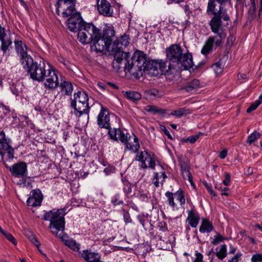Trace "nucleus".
Listing matches in <instances>:
<instances>
[{"label":"nucleus","mask_w":262,"mask_h":262,"mask_svg":"<svg viewBox=\"0 0 262 262\" xmlns=\"http://www.w3.org/2000/svg\"><path fill=\"white\" fill-rule=\"evenodd\" d=\"M260 104V100H256L248 108L247 110V112L248 113H250L251 112L254 111Z\"/></svg>","instance_id":"nucleus-44"},{"label":"nucleus","mask_w":262,"mask_h":262,"mask_svg":"<svg viewBox=\"0 0 262 262\" xmlns=\"http://www.w3.org/2000/svg\"><path fill=\"white\" fill-rule=\"evenodd\" d=\"M195 255L196 256L193 262H203V255L199 252L198 251L195 252Z\"/></svg>","instance_id":"nucleus-52"},{"label":"nucleus","mask_w":262,"mask_h":262,"mask_svg":"<svg viewBox=\"0 0 262 262\" xmlns=\"http://www.w3.org/2000/svg\"><path fill=\"white\" fill-rule=\"evenodd\" d=\"M111 202L114 205H119L123 204V201L120 199V194L119 193L116 194L112 197Z\"/></svg>","instance_id":"nucleus-42"},{"label":"nucleus","mask_w":262,"mask_h":262,"mask_svg":"<svg viewBox=\"0 0 262 262\" xmlns=\"http://www.w3.org/2000/svg\"><path fill=\"white\" fill-rule=\"evenodd\" d=\"M165 194L167 198L169 205L173 210H177L178 209V205L174 201V199L179 203L181 207H183L184 206L185 204V194L184 192L182 189H179L174 193L167 191Z\"/></svg>","instance_id":"nucleus-9"},{"label":"nucleus","mask_w":262,"mask_h":262,"mask_svg":"<svg viewBox=\"0 0 262 262\" xmlns=\"http://www.w3.org/2000/svg\"><path fill=\"white\" fill-rule=\"evenodd\" d=\"M200 86V81L197 79H194L190 82H188L185 86V90L190 93L195 91Z\"/></svg>","instance_id":"nucleus-32"},{"label":"nucleus","mask_w":262,"mask_h":262,"mask_svg":"<svg viewBox=\"0 0 262 262\" xmlns=\"http://www.w3.org/2000/svg\"><path fill=\"white\" fill-rule=\"evenodd\" d=\"M148 63L146 55L143 52L136 51L131 58V62H128V65L125 67V71L130 74L137 76L142 74V71L148 70Z\"/></svg>","instance_id":"nucleus-4"},{"label":"nucleus","mask_w":262,"mask_h":262,"mask_svg":"<svg viewBox=\"0 0 262 262\" xmlns=\"http://www.w3.org/2000/svg\"><path fill=\"white\" fill-rule=\"evenodd\" d=\"M20 59V62L25 69L29 70V69L34 64L35 62L33 61V58L31 56L28 54L22 55L19 57Z\"/></svg>","instance_id":"nucleus-29"},{"label":"nucleus","mask_w":262,"mask_h":262,"mask_svg":"<svg viewBox=\"0 0 262 262\" xmlns=\"http://www.w3.org/2000/svg\"><path fill=\"white\" fill-rule=\"evenodd\" d=\"M167 59L177 64L180 68L187 70L192 67V56L188 52H185L179 44H172L165 50Z\"/></svg>","instance_id":"nucleus-3"},{"label":"nucleus","mask_w":262,"mask_h":262,"mask_svg":"<svg viewBox=\"0 0 262 262\" xmlns=\"http://www.w3.org/2000/svg\"><path fill=\"white\" fill-rule=\"evenodd\" d=\"M223 183L225 186H228L230 183V174L228 172L225 173V179L223 181Z\"/></svg>","instance_id":"nucleus-51"},{"label":"nucleus","mask_w":262,"mask_h":262,"mask_svg":"<svg viewBox=\"0 0 262 262\" xmlns=\"http://www.w3.org/2000/svg\"><path fill=\"white\" fill-rule=\"evenodd\" d=\"M58 60L59 62L62 63L63 65L67 68H71L70 63L68 60H67L64 57L62 56L59 57L58 58Z\"/></svg>","instance_id":"nucleus-47"},{"label":"nucleus","mask_w":262,"mask_h":262,"mask_svg":"<svg viewBox=\"0 0 262 262\" xmlns=\"http://www.w3.org/2000/svg\"><path fill=\"white\" fill-rule=\"evenodd\" d=\"M129 43V37L128 35L124 34L117 38L113 43V47L115 48L123 50L126 47Z\"/></svg>","instance_id":"nucleus-23"},{"label":"nucleus","mask_w":262,"mask_h":262,"mask_svg":"<svg viewBox=\"0 0 262 262\" xmlns=\"http://www.w3.org/2000/svg\"><path fill=\"white\" fill-rule=\"evenodd\" d=\"M124 140L121 143L125 145L124 149L125 150H128L132 153H136L138 151L140 144L138 138L135 135L130 136L129 134L126 133Z\"/></svg>","instance_id":"nucleus-12"},{"label":"nucleus","mask_w":262,"mask_h":262,"mask_svg":"<svg viewBox=\"0 0 262 262\" xmlns=\"http://www.w3.org/2000/svg\"><path fill=\"white\" fill-rule=\"evenodd\" d=\"M260 136L261 134L259 132L254 131L248 137L247 142L250 145L259 139Z\"/></svg>","instance_id":"nucleus-38"},{"label":"nucleus","mask_w":262,"mask_h":262,"mask_svg":"<svg viewBox=\"0 0 262 262\" xmlns=\"http://www.w3.org/2000/svg\"><path fill=\"white\" fill-rule=\"evenodd\" d=\"M227 252L226 245H221L219 249H216V256L219 259L223 260L227 256Z\"/></svg>","instance_id":"nucleus-33"},{"label":"nucleus","mask_w":262,"mask_h":262,"mask_svg":"<svg viewBox=\"0 0 262 262\" xmlns=\"http://www.w3.org/2000/svg\"><path fill=\"white\" fill-rule=\"evenodd\" d=\"M199 138V136H192L188 138L187 141H188L190 143H194Z\"/></svg>","instance_id":"nucleus-58"},{"label":"nucleus","mask_w":262,"mask_h":262,"mask_svg":"<svg viewBox=\"0 0 262 262\" xmlns=\"http://www.w3.org/2000/svg\"><path fill=\"white\" fill-rule=\"evenodd\" d=\"M213 226L211 222L206 218L202 219L199 231L201 233H210L213 230Z\"/></svg>","instance_id":"nucleus-28"},{"label":"nucleus","mask_w":262,"mask_h":262,"mask_svg":"<svg viewBox=\"0 0 262 262\" xmlns=\"http://www.w3.org/2000/svg\"><path fill=\"white\" fill-rule=\"evenodd\" d=\"M12 92L16 96L20 95L22 94L21 85L20 84L12 85L11 86Z\"/></svg>","instance_id":"nucleus-39"},{"label":"nucleus","mask_w":262,"mask_h":262,"mask_svg":"<svg viewBox=\"0 0 262 262\" xmlns=\"http://www.w3.org/2000/svg\"><path fill=\"white\" fill-rule=\"evenodd\" d=\"M230 250L229 251V254H234L236 252V248L233 247L232 245H230Z\"/></svg>","instance_id":"nucleus-62"},{"label":"nucleus","mask_w":262,"mask_h":262,"mask_svg":"<svg viewBox=\"0 0 262 262\" xmlns=\"http://www.w3.org/2000/svg\"><path fill=\"white\" fill-rule=\"evenodd\" d=\"M126 97L133 101H137L141 99V95L140 93L135 91H127L125 93Z\"/></svg>","instance_id":"nucleus-35"},{"label":"nucleus","mask_w":262,"mask_h":262,"mask_svg":"<svg viewBox=\"0 0 262 262\" xmlns=\"http://www.w3.org/2000/svg\"><path fill=\"white\" fill-rule=\"evenodd\" d=\"M98 12L106 17H111L113 15V9L110 3L106 0H98L97 3Z\"/></svg>","instance_id":"nucleus-15"},{"label":"nucleus","mask_w":262,"mask_h":262,"mask_svg":"<svg viewBox=\"0 0 262 262\" xmlns=\"http://www.w3.org/2000/svg\"><path fill=\"white\" fill-rule=\"evenodd\" d=\"M227 238L222 236L220 234L217 233L213 238V239L211 241V244L213 245H216L219 243L223 242Z\"/></svg>","instance_id":"nucleus-41"},{"label":"nucleus","mask_w":262,"mask_h":262,"mask_svg":"<svg viewBox=\"0 0 262 262\" xmlns=\"http://www.w3.org/2000/svg\"><path fill=\"white\" fill-rule=\"evenodd\" d=\"M148 68L159 74V72H163L166 68V63L162 60H152L149 63Z\"/></svg>","instance_id":"nucleus-26"},{"label":"nucleus","mask_w":262,"mask_h":262,"mask_svg":"<svg viewBox=\"0 0 262 262\" xmlns=\"http://www.w3.org/2000/svg\"><path fill=\"white\" fill-rule=\"evenodd\" d=\"M31 180L29 178H25V179H22V180H20L19 182H18L17 183V184L23 186L27 188H31Z\"/></svg>","instance_id":"nucleus-40"},{"label":"nucleus","mask_w":262,"mask_h":262,"mask_svg":"<svg viewBox=\"0 0 262 262\" xmlns=\"http://www.w3.org/2000/svg\"><path fill=\"white\" fill-rule=\"evenodd\" d=\"M184 11H185V13L187 15H189L191 13V10H190L189 6L188 5H185V6H184Z\"/></svg>","instance_id":"nucleus-61"},{"label":"nucleus","mask_w":262,"mask_h":262,"mask_svg":"<svg viewBox=\"0 0 262 262\" xmlns=\"http://www.w3.org/2000/svg\"><path fill=\"white\" fill-rule=\"evenodd\" d=\"M146 111L149 112L158 113L160 112V110L158 108L154 105H147L145 107Z\"/></svg>","instance_id":"nucleus-49"},{"label":"nucleus","mask_w":262,"mask_h":262,"mask_svg":"<svg viewBox=\"0 0 262 262\" xmlns=\"http://www.w3.org/2000/svg\"><path fill=\"white\" fill-rule=\"evenodd\" d=\"M224 67V64L221 61H219L212 66V68L213 69L216 75L222 73Z\"/></svg>","instance_id":"nucleus-36"},{"label":"nucleus","mask_w":262,"mask_h":262,"mask_svg":"<svg viewBox=\"0 0 262 262\" xmlns=\"http://www.w3.org/2000/svg\"><path fill=\"white\" fill-rule=\"evenodd\" d=\"M126 133L121 130L119 128L109 129L108 135L110 138L115 141H124V137Z\"/></svg>","instance_id":"nucleus-24"},{"label":"nucleus","mask_w":262,"mask_h":262,"mask_svg":"<svg viewBox=\"0 0 262 262\" xmlns=\"http://www.w3.org/2000/svg\"><path fill=\"white\" fill-rule=\"evenodd\" d=\"M56 13L58 15H59V8L61 7L63 8V11L62 13V16L67 17L73 12V0H58L56 4Z\"/></svg>","instance_id":"nucleus-13"},{"label":"nucleus","mask_w":262,"mask_h":262,"mask_svg":"<svg viewBox=\"0 0 262 262\" xmlns=\"http://www.w3.org/2000/svg\"><path fill=\"white\" fill-rule=\"evenodd\" d=\"M123 219L125 223H130L132 221L129 213L127 211H124Z\"/></svg>","instance_id":"nucleus-54"},{"label":"nucleus","mask_w":262,"mask_h":262,"mask_svg":"<svg viewBox=\"0 0 262 262\" xmlns=\"http://www.w3.org/2000/svg\"><path fill=\"white\" fill-rule=\"evenodd\" d=\"M163 131L164 132V134L166 136H167L168 138L171 139H172V137H171V135L170 134L169 131L167 129H166L165 127H164Z\"/></svg>","instance_id":"nucleus-63"},{"label":"nucleus","mask_w":262,"mask_h":262,"mask_svg":"<svg viewBox=\"0 0 262 262\" xmlns=\"http://www.w3.org/2000/svg\"><path fill=\"white\" fill-rule=\"evenodd\" d=\"M80 256L87 262H103L101 260V255L91 250H84L80 252Z\"/></svg>","instance_id":"nucleus-19"},{"label":"nucleus","mask_w":262,"mask_h":262,"mask_svg":"<svg viewBox=\"0 0 262 262\" xmlns=\"http://www.w3.org/2000/svg\"><path fill=\"white\" fill-rule=\"evenodd\" d=\"M216 0L210 1L208 5V10L211 11L215 16L209 22V26L211 31L215 34L213 36H210L205 41L203 46L201 53L203 55H207L213 50L214 46L215 47L221 46L225 39L226 34V28L228 24L224 25L222 22V19L225 21L229 20V17L224 10H222L220 4L216 7Z\"/></svg>","instance_id":"nucleus-1"},{"label":"nucleus","mask_w":262,"mask_h":262,"mask_svg":"<svg viewBox=\"0 0 262 262\" xmlns=\"http://www.w3.org/2000/svg\"><path fill=\"white\" fill-rule=\"evenodd\" d=\"M6 33L5 28L0 25V40L6 38Z\"/></svg>","instance_id":"nucleus-56"},{"label":"nucleus","mask_w":262,"mask_h":262,"mask_svg":"<svg viewBox=\"0 0 262 262\" xmlns=\"http://www.w3.org/2000/svg\"><path fill=\"white\" fill-rule=\"evenodd\" d=\"M135 159L141 162V167L143 169L149 168L155 169V168L156 161L146 151L138 152Z\"/></svg>","instance_id":"nucleus-10"},{"label":"nucleus","mask_w":262,"mask_h":262,"mask_svg":"<svg viewBox=\"0 0 262 262\" xmlns=\"http://www.w3.org/2000/svg\"><path fill=\"white\" fill-rule=\"evenodd\" d=\"M147 94L150 96L154 97H160L161 95L159 94V92L156 89L150 90L147 92Z\"/></svg>","instance_id":"nucleus-53"},{"label":"nucleus","mask_w":262,"mask_h":262,"mask_svg":"<svg viewBox=\"0 0 262 262\" xmlns=\"http://www.w3.org/2000/svg\"><path fill=\"white\" fill-rule=\"evenodd\" d=\"M88 96L85 92L78 91L74 95V99L71 100V106L74 109L75 114L78 117L83 114H88L89 106Z\"/></svg>","instance_id":"nucleus-5"},{"label":"nucleus","mask_w":262,"mask_h":262,"mask_svg":"<svg viewBox=\"0 0 262 262\" xmlns=\"http://www.w3.org/2000/svg\"><path fill=\"white\" fill-rule=\"evenodd\" d=\"M29 238L30 241L33 244H34L37 247H39V246L40 245L39 242L34 235H31Z\"/></svg>","instance_id":"nucleus-55"},{"label":"nucleus","mask_w":262,"mask_h":262,"mask_svg":"<svg viewBox=\"0 0 262 262\" xmlns=\"http://www.w3.org/2000/svg\"><path fill=\"white\" fill-rule=\"evenodd\" d=\"M242 256V254L241 252H237L236 254L229 259L228 262H238L241 259Z\"/></svg>","instance_id":"nucleus-46"},{"label":"nucleus","mask_w":262,"mask_h":262,"mask_svg":"<svg viewBox=\"0 0 262 262\" xmlns=\"http://www.w3.org/2000/svg\"><path fill=\"white\" fill-rule=\"evenodd\" d=\"M215 188L216 189H217L222 191H226L229 190V189L227 187H224L222 188V187H217V185L215 186Z\"/></svg>","instance_id":"nucleus-64"},{"label":"nucleus","mask_w":262,"mask_h":262,"mask_svg":"<svg viewBox=\"0 0 262 262\" xmlns=\"http://www.w3.org/2000/svg\"><path fill=\"white\" fill-rule=\"evenodd\" d=\"M47 69L45 61H40L39 63L35 62L34 64L27 70V72L30 78L33 80L42 82L47 74Z\"/></svg>","instance_id":"nucleus-7"},{"label":"nucleus","mask_w":262,"mask_h":262,"mask_svg":"<svg viewBox=\"0 0 262 262\" xmlns=\"http://www.w3.org/2000/svg\"><path fill=\"white\" fill-rule=\"evenodd\" d=\"M252 262H262V254H256L253 255L251 258Z\"/></svg>","instance_id":"nucleus-48"},{"label":"nucleus","mask_w":262,"mask_h":262,"mask_svg":"<svg viewBox=\"0 0 262 262\" xmlns=\"http://www.w3.org/2000/svg\"><path fill=\"white\" fill-rule=\"evenodd\" d=\"M10 146L9 141L6 138V136L3 132L0 133V149H6Z\"/></svg>","instance_id":"nucleus-34"},{"label":"nucleus","mask_w":262,"mask_h":262,"mask_svg":"<svg viewBox=\"0 0 262 262\" xmlns=\"http://www.w3.org/2000/svg\"><path fill=\"white\" fill-rule=\"evenodd\" d=\"M12 174L15 177H23L27 172V166L25 162H19L9 167Z\"/></svg>","instance_id":"nucleus-18"},{"label":"nucleus","mask_w":262,"mask_h":262,"mask_svg":"<svg viewBox=\"0 0 262 262\" xmlns=\"http://www.w3.org/2000/svg\"><path fill=\"white\" fill-rule=\"evenodd\" d=\"M79 28L77 38L83 44L90 43L99 36L100 30L92 24L84 23Z\"/></svg>","instance_id":"nucleus-6"},{"label":"nucleus","mask_w":262,"mask_h":262,"mask_svg":"<svg viewBox=\"0 0 262 262\" xmlns=\"http://www.w3.org/2000/svg\"><path fill=\"white\" fill-rule=\"evenodd\" d=\"M47 74L45 76L44 85L49 90H53L59 85L58 72L50 64L48 63Z\"/></svg>","instance_id":"nucleus-8"},{"label":"nucleus","mask_w":262,"mask_h":262,"mask_svg":"<svg viewBox=\"0 0 262 262\" xmlns=\"http://www.w3.org/2000/svg\"><path fill=\"white\" fill-rule=\"evenodd\" d=\"M159 179V174L158 172H155L154 175V185L158 187L159 186V182L158 181Z\"/></svg>","instance_id":"nucleus-57"},{"label":"nucleus","mask_w":262,"mask_h":262,"mask_svg":"<svg viewBox=\"0 0 262 262\" xmlns=\"http://www.w3.org/2000/svg\"><path fill=\"white\" fill-rule=\"evenodd\" d=\"M227 155V151L226 150H223L222 151H221L219 154V157L223 159L226 158Z\"/></svg>","instance_id":"nucleus-60"},{"label":"nucleus","mask_w":262,"mask_h":262,"mask_svg":"<svg viewBox=\"0 0 262 262\" xmlns=\"http://www.w3.org/2000/svg\"><path fill=\"white\" fill-rule=\"evenodd\" d=\"M97 123L101 128L109 129L110 127L108 113L103 106H101V111L98 116Z\"/></svg>","instance_id":"nucleus-17"},{"label":"nucleus","mask_w":262,"mask_h":262,"mask_svg":"<svg viewBox=\"0 0 262 262\" xmlns=\"http://www.w3.org/2000/svg\"><path fill=\"white\" fill-rule=\"evenodd\" d=\"M1 41L2 42L1 50L4 53H5L9 47L12 45V41L7 38L1 40Z\"/></svg>","instance_id":"nucleus-37"},{"label":"nucleus","mask_w":262,"mask_h":262,"mask_svg":"<svg viewBox=\"0 0 262 262\" xmlns=\"http://www.w3.org/2000/svg\"><path fill=\"white\" fill-rule=\"evenodd\" d=\"M42 199L41 191L38 189H34L31 191L30 196L27 200V205L32 207L40 206Z\"/></svg>","instance_id":"nucleus-16"},{"label":"nucleus","mask_w":262,"mask_h":262,"mask_svg":"<svg viewBox=\"0 0 262 262\" xmlns=\"http://www.w3.org/2000/svg\"><path fill=\"white\" fill-rule=\"evenodd\" d=\"M234 40V36L233 35H230L227 38V43L229 45H232Z\"/></svg>","instance_id":"nucleus-59"},{"label":"nucleus","mask_w":262,"mask_h":262,"mask_svg":"<svg viewBox=\"0 0 262 262\" xmlns=\"http://www.w3.org/2000/svg\"><path fill=\"white\" fill-rule=\"evenodd\" d=\"M14 43L16 51L19 57L28 54V48L25 43H23L20 40L15 41Z\"/></svg>","instance_id":"nucleus-30"},{"label":"nucleus","mask_w":262,"mask_h":262,"mask_svg":"<svg viewBox=\"0 0 262 262\" xmlns=\"http://www.w3.org/2000/svg\"><path fill=\"white\" fill-rule=\"evenodd\" d=\"M66 213L64 208L59 210L53 209L46 212L43 216V219L50 222L49 228L53 234L59 238H62V241L67 247L74 251L78 252L80 249V244L72 238H63L65 224L64 216Z\"/></svg>","instance_id":"nucleus-2"},{"label":"nucleus","mask_w":262,"mask_h":262,"mask_svg":"<svg viewBox=\"0 0 262 262\" xmlns=\"http://www.w3.org/2000/svg\"><path fill=\"white\" fill-rule=\"evenodd\" d=\"M186 113V111L184 108H181L178 110L173 111L171 113V115L175 116L178 117H181L183 116Z\"/></svg>","instance_id":"nucleus-43"},{"label":"nucleus","mask_w":262,"mask_h":262,"mask_svg":"<svg viewBox=\"0 0 262 262\" xmlns=\"http://www.w3.org/2000/svg\"><path fill=\"white\" fill-rule=\"evenodd\" d=\"M92 41H93L92 48L97 52H102L104 51H107L110 52V51L114 50L113 44L111 45L107 40H105V39L101 36L100 31L99 32V36L96 39L92 40Z\"/></svg>","instance_id":"nucleus-11"},{"label":"nucleus","mask_w":262,"mask_h":262,"mask_svg":"<svg viewBox=\"0 0 262 262\" xmlns=\"http://www.w3.org/2000/svg\"><path fill=\"white\" fill-rule=\"evenodd\" d=\"M4 151L1 152V158L3 164L5 165L7 168H8V165L6 162L10 160H12L14 158V149L9 146V147L2 149Z\"/></svg>","instance_id":"nucleus-27"},{"label":"nucleus","mask_w":262,"mask_h":262,"mask_svg":"<svg viewBox=\"0 0 262 262\" xmlns=\"http://www.w3.org/2000/svg\"><path fill=\"white\" fill-rule=\"evenodd\" d=\"M60 86L61 91L64 93L65 95L68 96L71 95L73 92V87L70 82L63 81L61 82Z\"/></svg>","instance_id":"nucleus-31"},{"label":"nucleus","mask_w":262,"mask_h":262,"mask_svg":"<svg viewBox=\"0 0 262 262\" xmlns=\"http://www.w3.org/2000/svg\"><path fill=\"white\" fill-rule=\"evenodd\" d=\"M180 166L181 168V174L184 179H187L192 184V178L189 170V163L187 159L180 161Z\"/></svg>","instance_id":"nucleus-21"},{"label":"nucleus","mask_w":262,"mask_h":262,"mask_svg":"<svg viewBox=\"0 0 262 262\" xmlns=\"http://www.w3.org/2000/svg\"><path fill=\"white\" fill-rule=\"evenodd\" d=\"M115 35V31L114 28L112 25H106L103 29V34L101 36L102 38L107 40L108 42L112 45L113 42V38Z\"/></svg>","instance_id":"nucleus-22"},{"label":"nucleus","mask_w":262,"mask_h":262,"mask_svg":"<svg viewBox=\"0 0 262 262\" xmlns=\"http://www.w3.org/2000/svg\"><path fill=\"white\" fill-rule=\"evenodd\" d=\"M113 51H110V53L114 56V60L116 61L117 63L119 64L118 66L119 67H121V64H123V68L125 69V67L126 65H128V61L125 58L126 56V53L124 52L122 50L115 49V47Z\"/></svg>","instance_id":"nucleus-20"},{"label":"nucleus","mask_w":262,"mask_h":262,"mask_svg":"<svg viewBox=\"0 0 262 262\" xmlns=\"http://www.w3.org/2000/svg\"><path fill=\"white\" fill-rule=\"evenodd\" d=\"M204 186H205L206 188L207 189V190L209 192L210 194L213 196H215L216 195V193L212 189V187L211 185L208 184L207 182H204L203 183Z\"/></svg>","instance_id":"nucleus-50"},{"label":"nucleus","mask_w":262,"mask_h":262,"mask_svg":"<svg viewBox=\"0 0 262 262\" xmlns=\"http://www.w3.org/2000/svg\"><path fill=\"white\" fill-rule=\"evenodd\" d=\"M5 237L10 242H11L14 245H16L17 242L15 238L13 237V236L10 233L8 232H6V233L4 234Z\"/></svg>","instance_id":"nucleus-45"},{"label":"nucleus","mask_w":262,"mask_h":262,"mask_svg":"<svg viewBox=\"0 0 262 262\" xmlns=\"http://www.w3.org/2000/svg\"><path fill=\"white\" fill-rule=\"evenodd\" d=\"M186 221L191 227L196 228L199 223L200 215L197 212L193 210H188Z\"/></svg>","instance_id":"nucleus-25"},{"label":"nucleus","mask_w":262,"mask_h":262,"mask_svg":"<svg viewBox=\"0 0 262 262\" xmlns=\"http://www.w3.org/2000/svg\"><path fill=\"white\" fill-rule=\"evenodd\" d=\"M74 8L73 13L69 15V16L71 15V16L68 19L67 22L68 29L72 32L79 31L80 26L84 24L81 21L80 14L74 13Z\"/></svg>","instance_id":"nucleus-14"}]
</instances>
